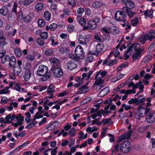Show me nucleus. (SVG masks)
<instances>
[{
  "label": "nucleus",
  "mask_w": 155,
  "mask_h": 155,
  "mask_svg": "<svg viewBox=\"0 0 155 155\" xmlns=\"http://www.w3.org/2000/svg\"><path fill=\"white\" fill-rule=\"evenodd\" d=\"M48 71V68L44 65H40L38 68L37 74L40 76H44L42 78L43 81H46L50 77L51 73Z\"/></svg>",
  "instance_id": "nucleus-1"
},
{
  "label": "nucleus",
  "mask_w": 155,
  "mask_h": 155,
  "mask_svg": "<svg viewBox=\"0 0 155 155\" xmlns=\"http://www.w3.org/2000/svg\"><path fill=\"white\" fill-rule=\"evenodd\" d=\"M150 110V109L148 107L145 108L140 106L138 107V111L136 112L135 115V117L136 119L140 120L143 117L145 114L149 113Z\"/></svg>",
  "instance_id": "nucleus-2"
},
{
  "label": "nucleus",
  "mask_w": 155,
  "mask_h": 155,
  "mask_svg": "<svg viewBox=\"0 0 155 155\" xmlns=\"http://www.w3.org/2000/svg\"><path fill=\"white\" fill-rule=\"evenodd\" d=\"M131 144L128 141L123 142L121 144L120 150L124 153H127L131 149Z\"/></svg>",
  "instance_id": "nucleus-3"
},
{
  "label": "nucleus",
  "mask_w": 155,
  "mask_h": 155,
  "mask_svg": "<svg viewBox=\"0 0 155 155\" xmlns=\"http://www.w3.org/2000/svg\"><path fill=\"white\" fill-rule=\"evenodd\" d=\"M126 15L123 11H118L116 12L115 14V17L116 20L118 21H122L123 22H125L126 21L125 18Z\"/></svg>",
  "instance_id": "nucleus-4"
},
{
  "label": "nucleus",
  "mask_w": 155,
  "mask_h": 155,
  "mask_svg": "<svg viewBox=\"0 0 155 155\" xmlns=\"http://www.w3.org/2000/svg\"><path fill=\"white\" fill-rule=\"evenodd\" d=\"M75 54L76 56L78 57L79 59H83L85 57L84 49L80 45H78L76 47Z\"/></svg>",
  "instance_id": "nucleus-5"
},
{
  "label": "nucleus",
  "mask_w": 155,
  "mask_h": 155,
  "mask_svg": "<svg viewBox=\"0 0 155 155\" xmlns=\"http://www.w3.org/2000/svg\"><path fill=\"white\" fill-rule=\"evenodd\" d=\"M146 114L145 120L148 123L151 124L155 121V113L150 111Z\"/></svg>",
  "instance_id": "nucleus-6"
},
{
  "label": "nucleus",
  "mask_w": 155,
  "mask_h": 155,
  "mask_svg": "<svg viewBox=\"0 0 155 155\" xmlns=\"http://www.w3.org/2000/svg\"><path fill=\"white\" fill-rule=\"evenodd\" d=\"M50 61L53 66L51 69L60 67L59 61L58 59L55 58H53L51 59Z\"/></svg>",
  "instance_id": "nucleus-7"
},
{
  "label": "nucleus",
  "mask_w": 155,
  "mask_h": 155,
  "mask_svg": "<svg viewBox=\"0 0 155 155\" xmlns=\"http://www.w3.org/2000/svg\"><path fill=\"white\" fill-rule=\"evenodd\" d=\"M54 71V75L56 77L59 78L61 77L63 75V73L60 68H57L52 69Z\"/></svg>",
  "instance_id": "nucleus-8"
},
{
  "label": "nucleus",
  "mask_w": 155,
  "mask_h": 155,
  "mask_svg": "<svg viewBox=\"0 0 155 155\" xmlns=\"http://www.w3.org/2000/svg\"><path fill=\"white\" fill-rule=\"evenodd\" d=\"M67 67L68 69L71 70L76 68L77 67V65L74 62L72 61H69L67 64Z\"/></svg>",
  "instance_id": "nucleus-9"
},
{
  "label": "nucleus",
  "mask_w": 155,
  "mask_h": 155,
  "mask_svg": "<svg viewBox=\"0 0 155 155\" xmlns=\"http://www.w3.org/2000/svg\"><path fill=\"white\" fill-rule=\"evenodd\" d=\"M133 50V49L131 48V46L128 48L127 51L124 53V59L125 60H127L129 58L130 55L132 54Z\"/></svg>",
  "instance_id": "nucleus-10"
},
{
  "label": "nucleus",
  "mask_w": 155,
  "mask_h": 155,
  "mask_svg": "<svg viewBox=\"0 0 155 155\" xmlns=\"http://www.w3.org/2000/svg\"><path fill=\"white\" fill-rule=\"evenodd\" d=\"M110 91L109 87H106L102 90L98 94V96L100 97H102L105 96Z\"/></svg>",
  "instance_id": "nucleus-11"
},
{
  "label": "nucleus",
  "mask_w": 155,
  "mask_h": 155,
  "mask_svg": "<svg viewBox=\"0 0 155 155\" xmlns=\"http://www.w3.org/2000/svg\"><path fill=\"white\" fill-rule=\"evenodd\" d=\"M117 61L116 59L110 60L109 61H108L107 59H105L104 61L103 64H105L109 66H110L116 63Z\"/></svg>",
  "instance_id": "nucleus-12"
},
{
  "label": "nucleus",
  "mask_w": 155,
  "mask_h": 155,
  "mask_svg": "<svg viewBox=\"0 0 155 155\" xmlns=\"http://www.w3.org/2000/svg\"><path fill=\"white\" fill-rule=\"evenodd\" d=\"M9 66L11 68H13L16 63V60L14 56H11L9 58Z\"/></svg>",
  "instance_id": "nucleus-13"
},
{
  "label": "nucleus",
  "mask_w": 155,
  "mask_h": 155,
  "mask_svg": "<svg viewBox=\"0 0 155 155\" xmlns=\"http://www.w3.org/2000/svg\"><path fill=\"white\" fill-rule=\"evenodd\" d=\"M88 89V87H87V84H85L81 86L78 89V92L79 94H84L87 91Z\"/></svg>",
  "instance_id": "nucleus-14"
},
{
  "label": "nucleus",
  "mask_w": 155,
  "mask_h": 155,
  "mask_svg": "<svg viewBox=\"0 0 155 155\" xmlns=\"http://www.w3.org/2000/svg\"><path fill=\"white\" fill-rule=\"evenodd\" d=\"M143 48H142L139 50V51L136 52V53L134 54L132 56L133 59H138L140 56V54L143 52Z\"/></svg>",
  "instance_id": "nucleus-15"
},
{
  "label": "nucleus",
  "mask_w": 155,
  "mask_h": 155,
  "mask_svg": "<svg viewBox=\"0 0 155 155\" xmlns=\"http://www.w3.org/2000/svg\"><path fill=\"white\" fill-rule=\"evenodd\" d=\"M8 12V8L7 7L3 6L0 9V13L4 16H5L7 15Z\"/></svg>",
  "instance_id": "nucleus-16"
},
{
  "label": "nucleus",
  "mask_w": 155,
  "mask_h": 155,
  "mask_svg": "<svg viewBox=\"0 0 155 155\" xmlns=\"http://www.w3.org/2000/svg\"><path fill=\"white\" fill-rule=\"evenodd\" d=\"M88 25L89 28L91 29H94L97 27V24L96 22H94L93 20L90 21L88 23Z\"/></svg>",
  "instance_id": "nucleus-17"
},
{
  "label": "nucleus",
  "mask_w": 155,
  "mask_h": 155,
  "mask_svg": "<svg viewBox=\"0 0 155 155\" xmlns=\"http://www.w3.org/2000/svg\"><path fill=\"white\" fill-rule=\"evenodd\" d=\"M119 93L120 94H130L132 93H135V91L134 89H132L131 90H122L120 91Z\"/></svg>",
  "instance_id": "nucleus-18"
},
{
  "label": "nucleus",
  "mask_w": 155,
  "mask_h": 155,
  "mask_svg": "<svg viewBox=\"0 0 155 155\" xmlns=\"http://www.w3.org/2000/svg\"><path fill=\"white\" fill-rule=\"evenodd\" d=\"M51 15L50 12L48 11H45L44 13V17L45 19L47 21H49L50 20Z\"/></svg>",
  "instance_id": "nucleus-19"
},
{
  "label": "nucleus",
  "mask_w": 155,
  "mask_h": 155,
  "mask_svg": "<svg viewBox=\"0 0 155 155\" xmlns=\"http://www.w3.org/2000/svg\"><path fill=\"white\" fill-rule=\"evenodd\" d=\"M31 77V73L29 70L26 71L24 75V78L26 81H28Z\"/></svg>",
  "instance_id": "nucleus-20"
},
{
  "label": "nucleus",
  "mask_w": 155,
  "mask_h": 155,
  "mask_svg": "<svg viewBox=\"0 0 155 155\" xmlns=\"http://www.w3.org/2000/svg\"><path fill=\"white\" fill-rule=\"evenodd\" d=\"M21 71V67L20 66H17L13 69V72L15 74L19 75Z\"/></svg>",
  "instance_id": "nucleus-21"
},
{
  "label": "nucleus",
  "mask_w": 155,
  "mask_h": 155,
  "mask_svg": "<svg viewBox=\"0 0 155 155\" xmlns=\"http://www.w3.org/2000/svg\"><path fill=\"white\" fill-rule=\"evenodd\" d=\"M54 87L52 84L50 85L48 88V90L47 91V93L48 94H49L50 93H53L55 91V90L54 89Z\"/></svg>",
  "instance_id": "nucleus-22"
},
{
  "label": "nucleus",
  "mask_w": 155,
  "mask_h": 155,
  "mask_svg": "<svg viewBox=\"0 0 155 155\" xmlns=\"http://www.w3.org/2000/svg\"><path fill=\"white\" fill-rule=\"evenodd\" d=\"M78 41L80 44L85 45L86 44V39L82 35H79L78 38Z\"/></svg>",
  "instance_id": "nucleus-23"
},
{
  "label": "nucleus",
  "mask_w": 155,
  "mask_h": 155,
  "mask_svg": "<svg viewBox=\"0 0 155 155\" xmlns=\"http://www.w3.org/2000/svg\"><path fill=\"white\" fill-rule=\"evenodd\" d=\"M43 7L44 5L42 3H38L36 5L35 8L36 11L38 12L41 10Z\"/></svg>",
  "instance_id": "nucleus-24"
},
{
  "label": "nucleus",
  "mask_w": 155,
  "mask_h": 155,
  "mask_svg": "<svg viewBox=\"0 0 155 155\" xmlns=\"http://www.w3.org/2000/svg\"><path fill=\"white\" fill-rule=\"evenodd\" d=\"M131 48H133V50L136 52H138L139 50L141 48H140V44L139 43H136L131 45Z\"/></svg>",
  "instance_id": "nucleus-25"
},
{
  "label": "nucleus",
  "mask_w": 155,
  "mask_h": 155,
  "mask_svg": "<svg viewBox=\"0 0 155 155\" xmlns=\"http://www.w3.org/2000/svg\"><path fill=\"white\" fill-rule=\"evenodd\" d=\"M5 38L2 36L0 37V48H2L4 45L7 44L5 42Z\"/></svg>",
  "instance_id": "nucleus-26"
},
{
  "label": "nucleus",
  "mask_w": 155,
  "mask_h": 155,
  "mask_svg": "<svg viewBox=\"0 0 155 155\" xmlns=\"http://www.w3.org/2000/svg\"><path fill=\"white\" fill-rule=\"evenodd\" d=\"M126 6L129 9H131L134 7V3L130 0L125 4Z\"/></svg>",
  "instance_id": "nucleus-27"
},
{
  "label": "nucleus",
  "mask_w": 155,
  "mask_h": 155,
  "mask_svg": "<svg viewBox=\"0 0 155 155\" xmlns=\"http://www.w3.org/2000/svg\"><path fill=\"white\" fill-rule=\"evenodd\" d=\"M104 45L101 44H98L96 46V51L97 53L102 51L104 48Z\"/></svg>",
  "instance_id": "nucleus-28"
},
{
  "label": "nucleus",
  "mask_w": 155,
  "mask_h": 155,
  "mask_svg": "<svg viewBox=\"0 0 155 155\" xmlns=\"http://www.w3.org/2000/svg\"><path fill=\"white\" fill-rule=\"evenodd\" d=\"M15 89L19 92H22L24 91V89L21 88L18 83L15 84Z\"/></svg>",
  "instance_id": "nucleus-29"
},
{
  "label": "nucleus",
  "mask_w": 155,
  "mask_h": 155,
  "mask_svg": "<svg viewBox=\"0 0 155 155\" xmlns=\"http://www.w3.org/2000/svg\"><path fill=\"white\" fill-rule=\"evenodd\" d=\"M24 68L26 70L30 71L31 68L32 66L31 64L28 62H26L24 66Z\"/></svg>",
  "instance_id": "nucleus-30"
},
{
  "label": "nucleus",
  "mask_w": 155,
  "mask_h": 155,
  "mask_svg": "<svg viewBox=\"0 0 155 155\" xmlns=\"http://www.w3.org/2000/svg\"><path fill=\"white\" fill-rule=\"evenodd\" d=\"M102 4L99 1H95L93 2L92 5L93 6L96 8H98L101 7Z\"/></svg>",
  "instance_id": "nucleus-31"
},
{
  "label": "nucleus",
  "mask_w": 155,
  "mask_h": 155,
  "mask_svg": "<svg viewBox=\"0 0 155 155\" xmlns=\"http://www.w3.org/2000/svg\"><path fill=\"white\" fill-rule=\"evenodd\" d=\"M102 77H99L97 79H96V81L94 83V84L98 85L104 82V80L102 79Z\"/></svg>",
  "instance_id": "nucleus-32"
},
{
  "label": "nucleus",
  "mask_w": 155,
  "mask_h": 155,
  "mask_svg": "<svg viewBox=\"0 0 155 155\" xmlns=\"http://www.w3.org/2000/svg\"><path fill=\"white\" fill-rule=\"evenodd\" d=\"M40 35L42 39H46L48 37V34L47 32H43L40 33Z\"/></svg>",
  "instance_id": "nucleus-33"
},
{
  "label": "nucleus",
  "mask_w": 155,
  "mask_h": 155,
  "mask_svg": "<svg viewBox=\"0 0 155 155\" xmlns=\"http://www.w3.org/2000/svg\"><path fill=\"white\" fill-rule=\"evenodd\" d=\"M14 51L17 56L20 57L22 55L21 50L19 48H17L15 49Z\"/></svg>",
  "instance_id": "nucleus-34"
},
{
  "label": "nucleus",
  "mask_w": 155,
  "mask_h": 155,
  "mask_svg": "<svg viewBox=\"0 0 155 155\" xmlns=\"http://www.w3.org/2000/svg\"><path fill=\"white\" fill-rule=\"evenodd\" d=\"M9 58L10 57L9 56L5 55L1 58V62L2 63L4 64L6 61H8L9 60Z\"/></svg>",
  "instance_id": "nucleus-35"
},
{
  "label": "nucleus",
  "mask_w": 155,
  "mask_h": 155,
  "mask_svg": "<svg viewBox=\"0 0 155 155\" xmlns=\"http://www.w3.org/2000/svg\"><path fill=\"white\" fill-rule=\"evenodd\" d=\"M69 57L71 59L74 60L76 61H78L80 60V59L78 57L72 54H70L69 55Z\"/></svg>",
  "instance_id": "nucleus-36"
},
{
  "label": "nucleus",
  "mask_w": 155,
  "mask_h": 155,
  "mask_svg": "<svg viewBox=\"0 0 155 155\" xmlns=\"http://www.w3.org/2000/svg\"><path fill=\"white\" fill-rule=\"evenodd\" d=\"M38 25L40 27H43L45 25L44 21L41 19H39L38 21Z\"/></svg>",
  "instance_id": "nucleus-37"
},
{
  "label": "nucleus",
  "mask_w": 155,
  "mask_h": 155,
  "mask_svg": "<svg viewBox=\"0 0 155 155\" xmlns=\"http://www.w3.org/2000/svg\"><path fill=\"white\" fill-rule=\"evenodd\" d=\"M93 49L91 48L90 49V51L89 52V53L91 54L92 55H97L98 54L97 51H95V47H94V48H92Z\"/></svg>",
  "instance_id": "nucleus-38"
},
{
  "label": "nucleus",
  "mask_w": 155,
  "mask_h": 155,
  "mask_svg": "<svg viewBox=\"0 0 155 155\" xmlns=\"http://www.w3.org/2000/svg\"><path fill=\"white\" fill-rule=\"evenodd\" d=\"M37 123V121H32L26 127L27 129H29L34 126Z\"/></svg>",
  "instance_id": "nucleus-39"
},
{
  "label": "nucleus",
  "mask_w": 155,
  "mask_h": 155,
  "mask_svg": "<svg viewBox=\"0 0 155 155\" xmlns=\"http://www.w3.org/2000/svg\"><path fill=\"white\" fill-rule=\"evenodd\" d=\"M57 25L55 23L51 24L49 26V29L52 31H54L57 28Z\"/></svg>",
  "instance_id": "nucleus-40"
},
{
  "label": "nucleus",
  "mask_w": 155,
  "mask_h": 155,
  "mask_svg": "<svg viewBox=\"0 0 155 155\" xmlns=\"http://www.w3.org/2000/svg\"><path fill=\"white\" fill-rule=\"evenodd\" d=\"M131 23L132 25L134 26H135L137 25L138 23L137 18H134L133 20H131Z\"/></svg>",
  "instance_id": "nucleus-41"
},
{
  "label": "nucleus",
  "mask_w": 155,
  "mask_h": 155,
  "mask_svg": "<svg viewBox=\"0 0 155 155\" xmlns=\"http://www.w3.org/2000/svg\"><path fill=\"white\" fill-rule=\"evenodd\" d=\"M36 42L40 46L43 45L45 43L44 41L42 40L40 38H38L37 39V40Z\"/></svg>",
  "instance_id": "nucleus-42"
},
{
  "label": "nucleus",
  "mask_w": 155,
  "mask_h": 155,
  "mask_svg": "<svg viewBox=\"0 0 155 155\" xmlns=\"http://www.w3.org/2000/svg\"><path fill=\"white\" fill-rule=\"evenodd\" d=\"M31 19V17L29 15H27L23 17V20L25 22H30Z\"/></svg>",
  "instance_id": "nucleus-43"
},
{
  "label": "nucleus",
  "mask_w": 155,
  "mask_h": 155,
  "mask_svg": "<svg viewBox=\"0 0 155 155\" xmlns=\"http://www.w3.org/2000/svg\"><path fill=\"white\" fill-rule=\"evenodd\" d=\"M9 88V87H7L1 90H0V94L7 93V91Z\"/></svg>",
  "instance_id": "nucleus-44"
},
{
  "label": "nucleus",
  "mask_w": 155,
  "mask_h": 155,
  "mask_svg": "<svg viewBox=\"0 0 155 155\" xmlns=\"http://www.w3.org/2000/svg\"><path fill=\"white\" fill-rule=\"evenodd\" d=\"M5 119L7 120V122L8 123H12L11 114H9L6 116Z\"/></svg>",
  "instance_id": "nucleus-45"
},
{
  "label": "nucleus",
  "mask_w": 155,
  "mask_h": 155,
  "mask_svg": "<svg viewBox=\"0 0 155 155\" xmlns=\"http://www.w3.org/2000/svg\"><path fill=\"white\" fill-rule=\"evenodd\" d=\"M34 0H24L23 4L24 5H28L32 3Z\"/></svg>",
  "instance_id": "nucleus-46"
},
{
  "label": "nucleus",
  "mask_w": 155,
  "mask_h": 155,
  "mask_svg": "<svg viewBox=\"0 0 155 155\" xmlns=\"http://www.w3.org/2000/svg\"><path fill=\"white\" fill-rule=\"evenodd\" d=\"M111 120V119H103L102 122H103L104 124H110L113 123V121Z\"/></svg>",
  "instance_id": "nucleus-47"
},
{
  "label": "nucleus",
  "mask_w": 155,
  "mask_h": 155,
  "mask_svg": "<svg viewBox=\"0 0 155 155\" xmlns=\"http://www.w3.org/2000/svg\"><path fill=\"white\" fill-rule=\"evenodd\" d=\"M53 52L52 50L50 48H47L45 51V54L47 56H50L51 55Z\"/></svg>",
  "instance_id": "nucleus-48"
},
{
  "label": "nucleus",
  "mask_w": 155,
  "mask_h": 155,
  "mask_svg": "<svg viewBox=\"0 0 155 155\" xmlns=\"http://www.w3.org/2000/svg\"><path fill=\"white\" fill-rule=\"evenodd\" d=\"M79 23L82 26L84 25L86 23L85 19L84 18H81L79 20Z\"/></svg>",
  "instance_id": "nucleus-49"
},
{
  "label": "nucleus",
  "mask_w": 155,
  "mask_h": 155,
  "mask_svg": "<svg viewBox=\"0 0 155 155\" xmlns=\"http://www.w3.org/2000/svg\"><path fill=\"white\" fill-rule=\"evenodd\" d=\"M138 98H132L128 101V103L131 104L133 103H138Z\"/></svg>",
  "instance_id": "nucleus-50"
},
{
  "label": "nucleus",
  "mask_w": 155,
  "mask_h": 155,
  "mask_svg": "<svg viewBox=\"0 0 155 155\" xmlns=\"http://www.w3.org/2000/svg\"><path fill=\"white\" fill-rule=\"evenodd\" d=\"M127 139L126 134H124L120 136L119 138L118 141L119 142H121L123 140Z\"/></svg>",
  "instance_id": "nucleus-51"
},
{
  "label": "nucleus",
  "mask_w": 155,
  "mask_h": 155,
  "mask_svg": "<svg viewBox=\"0 0 155 155\" xmlns=\"http://www.w3.org/2000/svg\"><path fill=\"white\" fill-rule=\"evenodd\" d=\"M121 107L124 109L126 110H127L131 109L130 105H127L125 104H123L121 105Z\"/></svg>",
  "instance_id": "nucleus-52"
},
{
  "label": "nucleus",
  "mask_w": 155,
  "mask_h": 155,
  "mask_svg": "<svg viewBox=\"0 0 155 155\" xmlns=\"http://www.w3.org/2000/svg\"><path fill=\"white\" fill-rule=\"evenodd\" d=\"M27 59L29 61H33L35 59V57L34 55H28L26 57Z\"/></svg>",
  "instance_id": "nucleus-53"
},
{
  "label": "nucleus",
  "mask_w": 155,
  "mask_h": 155,
  "mask_svg": "<svg viewBox=\"0 0 155 155\" xmlns=\"http://www.w3.org/2000/svg\"><path fill=\"white\" fill-rule=\"evenodd\" d=\"M68 3L69 5H71L72 7H74L76 5L74 0H68Z\"/></svg>",
  "instance_id": "nucleus-54"
},
{
  "label": "nucleus",
  "mask_w": 155,
  "mask_h": 155,
  "mask_svg": "<svg viewBox=\"0 0 155 155\" xmlns=\"http://www.w3.org/2000/svg\"><path fill=\"white\" fill-rule=\"evenodd\" d=\"M74 29V26L72 25H70L67 28V31L70 32H72Z\"/></svg>",
  "instance_id": "nucleus-55"
},
{
  "label": "nucleus",
  "mask_w": 155,
  "mask_h": 155,
  "mask_svg": "<svg viewBox=\"0 0 155 155\" xmlns=\"http://www.w3.org/2000/svg\"><path fill=\"white\" fill-rule=\"evenodd\" d=\"M152 57L150 55H147L145 57L144 59V61L145 62H149L150 60H151Z\"/></svg>",
  "instance_id": "nucleus-56"
},
{
  "label": "nucleus",
  "mask_w": 155,
  "mask_h": 155,
  "mask_svg": "<svg viewBox=\"0 0 155 155\" xmlns=\"http://www.w3.org/2000/svg\"><path fill=\"white\" fill-rule=\"evenodd\" d=\"M76 132V129L74 128H72L71 130L68 132V134L71 136L73 135L74 133Z\"/></svg>",
  "instance_id": "nucleus-57"
},
{
  "label": "nucleus",
  "mask_w": 155,
  "mask_h": 155,
  "mask_svg": "<svg viewBox=\"0 0 155 155\" xmlns=\"http://www.w3.org/2000/svg\"><path fill=\"white\" fill-rule=\"evenodd\" d=\"M8 101L7 98L5 97H3L2 99L1 103L2 104H3L7 103Z\"/></svg>",
  "instance_id": "nucleus-58"
},
{
  "label": "nucleus",
  "mask_w": 155,
  "mask_h": 155,
  "mask_svg": "<svg viewBox=\"0 0 155 155\" xmlns=\"http://www.w3.org/2000/svg\"><path fill=\"white\" fill-rule=\"evenodd\" d=\"M50 8L52 10L55 11L57 9L56 4L54 3L52 4Z\"/></svg>",
  "instance_id": "nucleus-59"
},
{
  "label": "nucleus",
  "mask_w": 155,
  "mask_h": 155,
  "mask_svg": "<svg viewBox=\"0 0 155 155\" xmlns=\"http://www.w3.org/2000/svg\"><path fill=\"white\" fill-rule=\"evenodd\" d=\"M127 13L128 16L130 17H132L135 14V12H132L131 10L129 9L128 10Z\"/></svg>",
  "instance_id": "nucleus-60"
},
{
  "label": "nucleus",
  "mask_w": 155,
  "mask_h": 155,
  "mask_svg": "<svg viewBox=\"0 0 155 155\" xmlns=\"http://www.w3.org/2000/svg\"><path fill=\"white\" fill-rule=\"evenodd\" d=\"M27 144H28V143H27V142H25L24 143L20 145L19 147H17L16 149H15L14 150V151L16 150L17 149H18V150H19L20 149H21V148L22 147H25V146H26V145Z\"/></svg>",
  "instance_id": "nucleus-61"
},
{
  "label": "nucleus",
  "mask_w": 155,
  "mask_h": 155,
  "mask_svg": "<svg viewBox=\"0 0 155 155\" xmlns=\"http://www.w3.org/2000/svg\"><path fill=\"white\" fill-rule=\"evenodd\" d=\"M84 11V10L83 8H80L77 10V13L79 15H81Z\"/></svg>",
  "instance_id": "nucleus-62"
},
{
  "label": "nucleus",
  "mask_w": 155,
  "mask_h": 155,
  "mask_svg": "<svg viewBox=\"0 0 155 155\" xmlns=\"http://www.w3.org/2000/svg\"><path fill=\"white\" fill-rule=\"evenodd\" d=\"M17 3L15 2L14 3V6L12 8V11L14 12L15 13H16L17 12Z\"/></svg>",
  "instance_id": "nucleus-63"
},
{
  "label": "nucleus",
  "mask_w": 155,
  "mask_h": 155,
  "mask_svg": "<svg viewBox=\"0 0 155 155\" xmlns=\"http://www.w3.org/2000/svg\"><path fill=\"white\" fill-rule=\"evenodd\" d=\"M111 31L115 35L118 33L119 30L117 28H115V29H112Z\"/></svg>",
  "instance_id": "nucleus-64"
}]
</instances>
